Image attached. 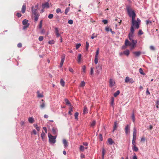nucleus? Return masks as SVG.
<instances>
[{
  "instance_id": "nucleus-1",
  "label": "nucleus",
  "mask_w": 159,
  "mask_h": 159,
  "mask_svg": "<svg viewBox=\"0 0 159 159\" xmlns=\"http://www.w3.org/2000/svg\"><path fill=\"white\" fill-rule=\"evenodd\" d=\"M126 9L129 16L132 19H135L136 16L134 11L133 10L130 6H127L126 7Z\"/></svg>"
},
{
  "instance_id": "nucleus-2",
  "label": "nucleus",
  "mask_w": 159,
  "mask_h": 159,
  "mask_svg": "<svg viewBox=\"0 0 159 159\" xmlns=\"http://www.w3.org/2000/svg\"><path fill=\"white\" fill-rule=\"evenodd\" d=\"M48 136L49 138V141L50 144H54L56 143L57 135L53 136L50 133H48Z\"/></svg>"
},
{
  "instance_id": "nucleus-3",
  "label": "nucleus",
  "mask_w": 159,
  "mask_h": 159,
  "mask_svg": "<svg viewBox=\"0 0 159 159\" xmlns=\"http://www.w3.org/2000/svg\"><path fill=\"white\" fill-rule=\"evenodd\" d=\"M140 24L135 20V19H132L131 26L134 27L135 29H138L139 28Z\"/></svg>"
},
{
  "instance_id": "nucleus-4",
  "label": "nucleus",
  "mask_w": 159,
  "mask_h": 159,
  "mask_svg": "<svg viewBox=\"0 0 159 159\" xmlns=\"http://www.w3.org/2000/svg\"><path fill=\"white\" fill-rule=\"evenodd\" d=\"M28 20L26 19H24L22 21V24L24 25L23 29L25 30L28 28L30 25V24L28 23Z\"/></svg>"
},
{
  "instance_id": "nucleus-5",
  "label": "nucleus",
  "mask_w": 159,
  "mask_h": 159,
  "mask_svg": "<svg viewBox=\"0 0 159 159\" xmlns=\"http://www.w3.org/2000/svg\"><path fill=\"white\" fill-rule=\"evenodd\" d=\"M38 8V5H36L34 7L33 6L31 8V11L33 14H36L37 13H38L37 11Z\"/></svg>"
},
{
  "instance_id": "nucleus-6",
  "label": "nucleus",
  "mask_w": 159,
  "mask_h": 159,
  "mask_svg": "<svg viewBox=\"0 0 159 159\" xmlns=\"http://www.w3.org/2000/svg\"><path fill=\"white\" fill-rule=\"evenodd\" d=\"M52 132L53 135H57V134L58 129L56 127H53L52 128Z\"/></svg>"
},
{
  "instance_id": "nucleus-7",
  "label": "nucleus",
  "mask_w": 159,
  "mask_h": 159,
  "mask_svg": "<svg viewBox=\"0 0 159 159\" xmlns=\"http://www.w3.org/2000/svg\"><path fill=\"white\" fill-rule=\"evenodd\" d=\"M42 7L43 9L49 8V4L48 2H47L44 3H43L42 4Z\"/></svg>"
},
{
  "instance_id": "nucleus-8",
  "label": "nucleus",
  "mask_w": 159,
  "mask_h": 159,
  "mask_svg": "<svg viewBox=\"0 0 159 159\" xmlns=\"http://www.w3.org/2000/svg\"><path fill=\"white\" fill-rule=\"evenodd\" d=\"M97 70V72L98 74H99L100 71L102 70V67L101 65L100 64H98L97 66L96 67Z\"/></svg>"
},
{
  "instance_id": "nucleus-9",
  "label": "nucleus",
  "mask_w": 159,
  "mask_h": 159,
  "mask_svg": "<svg viewBox=\"0 0 159 159\" xmlns=\"http://www.w3.org/2000/svg\"><path fill=\"white\" fill-rule=\"evenodd\" d=\"M130 126L129 125H127L125 127V133L126 135H127L129 132Z\"/></svg>"
},
{
  "instance_id": "nucleus-10",
  "label": "nucleus",
  "mask_w": 159,
  "mask_h": 159,
  "mask_svg": "<svg viewBox=\"0 0 159 159\" xmlns=\"http://www.w3.org/2000/svg\"><path fill=\"white\" fill-rule=\"evenodd\" d=\"M115 84V82L114 80L111 79H110L109 80L110 86L112 87L114 86Z\"/></svg>"
},
{
  "instance_id": "nucleus-11",
  "label": "nucleus",
  "mask_w": 159,
  "mask_h": 159,
  "mask_svg": "<svg viewBox=\"0 0 159 159\" xmlns=\"http://www.w3.org/2000/svg\"><path fill=\"white\" fill-rule=\"evenodd\" d=\"M133 53L135 55V56L136 57H139L140 56V55L141 54V52L140 51L134 52H133Z\"/></svg>"
},
{
  "instance_id": "nucleus-12",
  "label": "nucleus",
  "mask_w": 159,
  "mask_h": 159,
  "mask_svg": "<svg viewBox=\"0 0 159 159\" xmlns=\"http://www.w3.org/2000/svg\"><path fill=\"white\" fill-rule=\"evenodd\" d=\"M136 129L135 127L133 128V138L136 139Z\"/></svg>"
},
{
  "instance_id": "nucleus-13",
  "label": "nucleus",
  "mask_w": 159,
  "mask_h": 159,
  "mask_svg": "<svg viewBox=\"0 0 159 159\" xmlns=\"http://www.w3.org/2000/svg\"><path fill=\"white\" fill-rule=\"evenodd\" d=\"M45 106V102H40V107L41 109L44 108Z\"/></svg>"
},
{
  "instance_id": "nucleus-14",
  "label": "nucleus",
  "mask_w": 159,
  "mask_h": 159,
  "mask_svg": "<svg viewBox=\"0 0 159 159\" xmlns=\"http://www.w3.org/2000/svg\"><path fill=\"white\" fill-rule=\"evenodd\" d=\"M131 43L127 39L125 40V46H131Z\"/></svg>"
},
{
  "instance_id": "nucleus-15",
  "label": "nucleus",
  "mask_w": 159,
  "mask_h": 159,
  "mask_svg": "<svg viewBox=\"0 0 159 159\" xmlns=\"http://www.w3.org/2000/svg\"><path fill=\"white\" fill-rule=\"evenodd\" d=\"M63 143L65 148H66L68 147V143L66 139H63Z\"/></svg>"
},
{
  "instance_id": "nucleus-16",
  "label": "nucleus",
  "mask_w": 159,
  "mask_h": 159,
  "mask_svg": "<svg viewBox=\"0 0 159 159\" xmlns=\"http://www.w3.org/2000/svg\"><path fill=\"white\" fill-rule=\"evenodd\" d=\"M34 21H37L38 19H39V14L38 13H37L36 14H34Z\"/></svg>"
},
{
  "instance_id": "nucleus-17",
  "label": "nucleus",
  "mask_w": 159,
  "mask_h": 159,
  "mask_svg": "<svg viewBox=\"0 0 159 159\" xmlns=\"http://www.w3.org/2000/svg\"><path fill=\"white\" fill-rule=\"evenodd\" d=\"M132 148L133 151L135 152H137L139 150V148L137 147L136 146H132Z\"/></svg>"
},
{
  "instance_id": "nucleus-18",
  "label": "nucleus",
  "mask_w": 159,
  "mask_h": 159,
  "mask_svg": "<svg viewBox=\"0 0 159 159\" xmlns=\"http://www.w3.org/2000/svg\"><path fill=\"white\" fill-rule=\"evenodd\" d=\"M128 37L129 40L132 41H134V39H133V34H129Z\"/></svg>"
},
{
  "instance_id": "nucleus-19",
  "label": "nucleus",
  "mask_w": 159,
  "mask_h": 159,
  "mask_svg": "<svg viewBox=\"0 0 159 159\" xmlns=\"http://www.w3.org/2000/svg\"><path fill=\"white\" fill-rule=\"evenodd\" d=\"M28 121L30 123H32L34 121V119L32 117H29L28 118Z\"/></svg>"
},
{
  "instance_id": "nucleus-20",
  "label": "nucleus",
  "mask_w": 159,
  "mask_h": 159,
  "mask_svg": "<svg viewBox=\"0 0 159 159\" xmlns=\"http://www.w3.org/2000/svg\"><path fill=\"white\" fill-rule=\"evenodd\" d=\"M26 10V6L24 4L22 7L21 11L23 13H24L25 11Z\"/></svg>"
},
{
  "instance_id": "nucleus-21",
  "label": "nucleus",
  "mask_w": 159,
  "mask_h": 159,
  "mask_svg": "<svg viewBox=\"0 0 159 159\" xmlns=\"http://www.w3.org/2000/svg\"><path fill=\"white\" fill-rule=\"evenodd\" d=\"M124 53L125 55L128 56L129 54V50L127 49L124 51Z\"/></svg>"
},
{
  "instance_id": "nucleus-22",
  "label": "nucleus",
  "mask_w": 159,
  "mask_h": 159,
  "mask_svg": "<svg viewBox=\"0 0 159 159\" xmlns=\"http://www.w3.org/2000/svg\"><path fill=\"white\" fill-rule=\"evenodd\" d=\"M65 101L66 105H69L70 107L72 106L71 104L70 103L68 99H65Z\"/></svg>"
},
{
  "instance_id": "nucleus-23",
  "label": "nucleus",
  "mask_w": 159,
  "mask_h": 159,
  "mask_svg": "<svg viewBox=\"0 0 159 159\" xmlns=\"http://www.w3.org/2000/svg\"><path fill=\"white\" fill-rule=\"evenodd\" d=\"M146 24L147 26L151 25L152 24V21L151 20H147L146 21Z\"/></svg>"
},
{
  "instance_id": "nucleus-24",
  "label": "nucleus",
  "mask_w": 159,
  "mask_h": 159,
  "mask_svg": "<svg viewBox=\"0 0 159 159\" xmlns=\"http://www.w3.org/2000/svg\"><path fill=\"white\" fill-rule=\"evenodd\" d=\"M117 121H115L114 122V125L113 126V132H114L115 130H116L117 128Z\"/></svg>"
},
{
  "instance_id": "nucleus-25",
  "label": "nucleus",
  "mask_w": 159,
  "mask_h": 159,
  "mask_svg": "<svg viewBox=\"0 0 159 159\" xmlns=\"http://www.w3.org/2000/svg\"><path fill=\"white\" fill-rule=\"evenodd\" d=\"M108 142L110 145H112L114 142L113 141L112 139L111 138H109L108 139Z\"/></svg>"
},
{
  "instance_id": "nucleus-26",
  "label": "nucleus",
  "mask_w": 159,
  "mask_h": 159,
  "mask_svg": "<svg viewBox=\"0 0 159 159\" xmlns=\"http://www.w3.org/2000/svg\"><path fill=\"white\" fill-rule=\"evenodd\" d=\"M81 55L80 54H79L78 55L77 62L79 63H80L81 61Z\"/></svg>"
},
{
  "instance_id": "nucleus-27",
  "label": "nucleus",
  "mask_w": 159,
  "mask_h": 159,
  "mask_svg": "<svg viewBox=\"0 0 159 159\" xmlns=\"http://www.w3.org/2000/svg\"><path fill=\"white\" fill-rule=\"evenodd\" d=\"M88 112V109H87V107L85 106L84 107V110H83V114H85L86 113H87Z\"/></svg>"
},
{
  "instance_id": "nucleus-28",
  "label": "nucleus",
  "mask_w": 159,
  "mask_h": 159,
  "mask_svg": "<svg viewBox=\"0 0 159 159\" xmlns=\"http://www.w3.org/2000/svg\"><path fill=\"white\" fill-rule=\"evenodd\" d=\"M134 27L133 26H131L130 28V32L129 34H134Z\"/></svg>"
},
{
  "instance_id": "nucleus-29",
  "label": "nucleus",
  "mask_w": 159,
  "mask_h": 159,
  "mask_svg": "<svg viewBox=\"0 0 159 159\" xmlns=\"http://www.w3.org/2000/svg\"><path fill=\"white\" fill-rule=\"evenodd\" d=\"M70 107V110L68 112V114L70 115H72V114L71 113V112L73 111V107L72 106Z\"/></svg>"
},
{
  "instance_id": "nucleus-30",
  "label": "nucleus",
  "mask_w": 159,
  "mask_h": 159,
  "mask_svg": "<svg viewBox=\"0 0 159 159\" xmlns=\"http://www.w3.org/2000/svg\"><path fill=\"white\" fill-rule=\"evenodd\" d=\"M136 139L133 138L132 142V146H136Z\"/></svg>"
},
{
  "instance_id": "nucleus-31",
  "label": "nucleus",
  "mask_w": 159,
  "mask_h": 159,
  "mask_svg": "<svg viewBox=\"0 0 159 159\" xmlns=\"http://www.w3.org/2000/svg\"><path fill=\"white\" fill-rule=\"evenodd\" d=\"M64 61H65V59H61V62H60V68H61L62 67L63 65V64L64 62Z\"/></svg>"
},
{
  "instance_id": "nucleus-32",
  "label": "nucleus",
  "mask_w": 159,
  "mask_h": 159,
  "mask_svg": "<svg viewBox=\"0 0 159 159\" xmlns=\"http://www.w3.org/2000/svg\"><path fill=\"white\" fill-rule=\"evenodd\" d=\"M139 72L140 74L143 75H145V74L144 73L143 69L141 68H140L139 69Z\"/></svg>"
},
{
  "instance_id": "nucleus-33",
  "label": "nucleus",
  "mask_w": 159,
  "mask_h": 159,
  "mask_svg": "<svg viewBox=\"0 0 159 159\" xmlns=\"http://www.w3.org/2000/svg\"><path fill=\"white\" fill-rule=\"evenodd\" d=\"M96 122L95 120H93L92 123L90 124V126L91 127H93L95 125Z\"/></svg>"
},
{
  "instance_id": "nucleus-34",
  "label": "nucleus",
  "mask_w": 159,
  "mask_h": 159,
  "mask_svg": "<svg viewBox=\"0 0 159 159\" xmlns=\"http://www.w3.org/2000/svg\"><path fill=\"white\" fill-rule=\"evenodd\" d=\"M78 115H79V113L77 112H76L75 113L74 116H75V119L77 120H78Z\"/></svg>"
},
{
  "instance_id": "nucleus-35",
  "label": "nucleus",
  "mask_w": 159,
  "mask_h": 159,
  "mask_svg": "<svg viewBox=\"0 0 159 159\" xmlns=\"http://www.w3.org/2000/svg\"><path fill=\"white\" fill-rule=\"evenodd\" d=\"M120 92L119 90H117L116 92L114 93V96L115 97H116L120 94Z\"/></svg>"
},
{
  "instance_id": "nucleus-36",
  "label": "nucleus",
  "mask_w": 159,
  "mask_h": 159,
  "mask_svg": "<svg viewBox=\"0 0 159 159\" xmlns=\"http://www.w3.org/2000/svg\"><path fill=\"white\" fill-rule=\"evenodd\" d=\"M132 47L133 48H134L135 46V45H136V43H137V40H134V41H132Z\"/></svg>"
},
{
  "instance_id": "nucleus-37",
  "label": "nucleus",
  "mask_w": 159,
  "mask_h": 159,
  "mask_svg": "<svg viewBox=\"0 0 159 159\" xmlns=\"http://www.w3.org/2000/svg\"><path fill=\"white\" fill-rule=\"evenodd\" d=\"M89 47V43L88 42H86L85 45V49L87 51H88Z\"/></svg>"
},
{
  "instance_id": "nucleus-38",
  "label": "nucleus",
  "mask_w": 159,
  "mask_h": 159,
  "mask_svg": "<svg viewBox=\"0 0 159 159\" xmlns=\"http://www.w3.org/2000/svg\"><path fill=\"white\" fill-rule=\"evenodd\" d=\"M70 7H68L66 8L65 11V14L66 15L67 14L68 12L69 11Z\"/></svg>"
},
{
  "instance_id": "nucleus-39",
  "label": "nucleus",
  "mask_w": 159,
  "mask_h": 159,
  "mask_svg": "<svg viewBox=\"0 0 159 159\" xmlns=\"http://www.w3.org/2000/svg\"><path fill=\"white\" fill-rule=\"evenodd\" d=\"M60 84L62 86L64 87L65 85V82L62 79H61L60 80Z\"/></svg>"
},
{
  "instance_id": "nucleus-40",
  "label": "nucleus",
  "mask_w": 159,
  "mask_h": 159,
  "mask_svg": "<svg viewBox=\"0 0 159 159\" xmlns=\"http://www.w3.org/2000/svg\"><path fill=\"white\" fill-rule=\"evenodd\" d=\"M45 133L43 131L41 135V137L43 139L44 138L45 136Z\"/></svg>"
},
{
  "instance_id": "nucleus-41",
  "label": "nucleus",
  "mask_w": 159,
  "mask_h": 159,
  "mask_svg": "<svg viewBox=\"0 0 159 159\" xmlns=\"http://www.w3.org/2000/svg\"><path fill=\"white\" fill-rule=\"evenodd\" d=\"M133 122L134 123L135 121V118L134 113H133L131 116Z\"/></svg>"
},
{
  "instance_id": "nucleus-42",
  "label": "nucleus",
  "mask_w": 159,
  "mask_h": 159,
  "mask_svg": "<svg viewBox=\"0 0 159 159\" xmlns=\"http://www.w3.org/2000/svg\"><path fill=\"white\" fill-rule=\"evenodd\" d=\"M37 93H38V97L39 98H42L43 97V94H42L40 93H39V91H38L37 92Z\"/></svg>"
},
{
  "instance_id": "nucleus-43",
  "label": "nucleus",
  "mask_w": 159,
  "mask_h": 159,
  "mask_svg": "<svg viewBox=\"0 0 159 159\" xmlns=\"http://www.w3.org/2000/svg\"><path fill=\"white\" fill-rule=\"evenodd\" d=\"M99 53V48H98L97 50L96 51V54L95 57H98V56Z\"/></svg>"
},
{
  "instance_id": "nucleus-44",
  "label": "nucleus",
  "mask_w": 159,
  "mask_h": 159,
  "mask_svg": "<svg viewBox=\"0 0 159 159\" xmlns=\"http://www.w3.org/2000/svg\"><path fill=\"white\" fill-rule=\"evenodd\" d=\"M80 151H84V146L82 145H80Z\"/></svg>"
},
{
  "instance_id": "nucleus-45",
  "label": "nucleus",
  "mask_w": 159,
  "mask_h": 159,
  "mask_svg": "<svg viewBox=\"0 0 159 159\" xmlns=\"http://www.w3.org/2000/svg\"><path fill=\"white\" fill-rule=\"evenodd\" d=\"M48 43L49 44H53L55 43V41L54 40H49L48 42Z\"/></svg>"
},
{
  "instance_id": "nucleus-46",
  "label": "nucleus",
  "mask_w": 159,
  "mask_h": 159,
  "mask_svg": "<svg viewBox=\"0 0 159 159\" xmlns=\"http://www.w3.org/2000/svg\"><path fill=\"white\" fill-rule=\"evenodd\" d=\"M130 80V78H129V77H126L125 80V82L126 83H128V82Z\"/></svg>"
},
{
  "instance_id": "nucleus-47",
  "label": "nucleus",
  "mask_w": 159,
  "mask_h": 159,
  "mask_svg": "<svg viewBox=\"0 0 159 159\" xmlns=\"http://www.w3.org/2000/svg\"><path fill=\"white\" fill-rule=\"evenodd\" d=\"M85 85V83L84 81H82L81 82L80 84V87H84Z\"/></svg>"
},
{
  "instance_id": "nucleus-48",
  "label": "nucleus",
  "mask_w": 159,
  "mask_h": 159,
  "mask_svg": "<svg viewBox=\"0 0 159 159\" xmlns=\"http://www.w3.org/2000/svg\"><path fill=\"white\" fill-rule=\"evenodd\" d=\"M56 12L57 13H62L61 10V9L59 8H58L56 9Z\"/></svg>"
},
{
  "instance_id": "nucleus-49",
  "label": "nucleus",
  "mask_w": 159,
  "mask_h": 159,
  "mask_svg": "<svg viewBox=\"0 0 159 159\" xmlns=\"http://www.w3.org/2000/svg\"><path fill=\"white\" fill-rule=\"evenodd\" d=\"M114 98L113 97H112L111 98V106H112L114 104Z\"/></svg>"
},
{
  "instance_id": "nucleus-50",
  "label": "nucleus",
  "mask_w": 159,
  "mask_h": 159,
  "mask_svg": "<svg viewBox=\"0 0 159 159\" xmlns=\"http://www.w3.org/2000/svg\"><path fill=\"white\" fill-rule=\"evenodd\" d=\"M143 34V33L142 31V30L141 29H140L139 31V32H138V35H141Z\"/></svg>"
},
{
  "instance_id": "nucleus-51",
  "label": "nucleus",
  "mask_w": 159,
  "mask_h": 159,
  "mask_svg": "<svg viewBox=\"0 0 159 159\" xmlns=\"http://www.w3.org/2000/svg\"><path fill=\"white\" fill-rule=\"evenodd\" d=\"M53 14H51L48 15V17L49 19H52L53 17Z\"/></svg>"
},
{
  "instance_id": "nucleus-52",
  "label": "nucleus",
  "mask_w": 159,
  "mask_h": 159,
  "mask_svg": "<svg viewBox=\"0 0 159 159\" xmlns=\"http://www.w3.org/2000/svg\"><path fill=\"white\" fill-rule=\"evenodd\" d=\"M42 21H43V20H42L40 22L39 25V29H41L42 27Z\"/></svg>"
},
{
  "instance_id": "nucleus-53",
  "label": "nucleus",
  "mask_w": 159,
  "mask_h": 159,
  "mask_svg": "<svg viewBox=\"0 0 159 159\" xmlns=\"http://www.w3.org/2000/svg\"><path fill=\"white\" fill-rule=\"evenodd\" d=\"M83 72L84 73L85 72L86 66H83L82 67Z\"/></svg>"
},
{
  "instance_id": "nucleus-54",
  "label": "nucleus",
  "mask_w": 159,
  "mask_h": 159,
  "mask_svg": "<svg viewBox=\"0 0 159 159\" xmlns=\"http://www.w3.org/2000/svg\"><path fill=\"white\" fill-rule=\"evenodd\" d=\"M81 46V44L80 43H77L76 44V49H78Z\"/></svg>"
},
{
  "instance_id": "nucleus-55",
  "label": "nucleus",
  "mask_w": 159,
  "mask_h": 159,
  "mask_svg": "<svg viewBox=\"0 0 159 159\" xmlns=\"http://www.w3.org/2000/svg\"><path fill=\"white\" fill-rule=\"evenodd\" d=\"M94 62L95 64H97L98 63V57H95Z\"/></svg>"
},
{
  "instance_id": "nucleus-56",
  "label": "nucleus",
  "mask_w": 159,
  "mask_h": 159,
  "mask_svg": "<svg viewBox=\"0 0 159 159\" xmlns=\"http://www.w3.org/2000/svg\"><path fill=\"white\" fill-rule=\"evenodd\" d=\"M99 139H100V140L102 141L103 140V138H102V134H99Z\"/></svg>"
},
{
  "instance_id": "nucleus-57",
  "label": "nucleus",
  "mask_w": 159,
  "mask_h": 159,
  "mask_svg": "<svg viewBox=\"0 0 159 159\" xmlns=\"http://www.w3.org/2000/svg\"><path fill=\"white\" fill-rule=\"evenodd\" d=\"M102 158H104V156L105 154V150L104 149H103L102 151Z\"/></svg>"
},
{
  "instance_id": "nucleus-58",
  "label": "nucleus",
  "mask_w": 159,
  "mask_h": 159,
  "mask_svg": "<svg viewBox=\"0 0 159 159\" xmlns=\"http://www.w3.org/2000/svg\"><path fill=\"white\" fill-rule=\"evenodd\" d=\"M43 36H40L39 38V41H42L43 40Z\"/></svg>"
},
{
  "instance_id": "nucleus-59",
  "label": "nucleus",
  "mask_w": 159,
  "mask_h": 159,
  "mask_svg": "<svg viewBox=\"0 0 159 159\" xmlns=\"http://www.w3.org/2000/svg\"><path fill=\"white\" fill-rule=\"evenodd\" d=\"M93 73V68L92 67L90 69V74L91 75H92Z\"/></svg>"
},
{
  "instance_id": "nucleus-60",
  "label": "nucleus",
  "mask_w": 159,
  "mask_h": 159,
  "mask_svg": "<svg viewBox=\"0 0 159 159\" xmlns=\"http://www.w3.org/2000/svg\"><path fill=\"white\" fill-rule=\"evenodd\" d=\"M73 22V20H70L68 21V23L70 24H72Z\"/></svg>"
},
{
  "instance_id": "nucleus-61",
  "label": "nucleus",
  "mask_w": 159,
  "mask_h": 159,
  "mask_svg": "<svg viewBox=\"0 0 159 159\" xmlns=\"http://www.w3.org/2000/svg\"><path fill=\"white\" fill-rule=\"evenodd\" d=\"M102 22L104 24H106L108 23V21L107 20H102Z\"/></svg>"
},
{
  "instance_id": "nucleus-62",
  "label": "nucleus",
  "mask_w": 159,
  "mask_h": 159,
  "mask_svg": "<svg viewBox=\"0 0 159 159\" xmlns=\"http://www.w3.org/2000/svg\"><path fill=\"white\" fill-rule=\"evenodd\" d=\"M133 159H137V158L135 153L134 154L133 157Z\"/></svg>"
},
{
  "instance_id": "nucleus-63",
  "label": "nucleus",
  "mask_w": 159,
  "mask_h": 159,
  "mask_svg": "<svg viewBox=\"0 0 159 159\" xmlns=\"http://www.w3.org/2000/svg\"><path fill=\"white\" fill-rule=\"evenodd\" d=\"M55 32L56 34L59 33L58 29L57 28H55Z\"/></svg>"
},
{
  "instance_id": "nucleus-64",
  "label": "nucleus",
  "mask_w": 159,
  "mask_h": 159,
  "mask_svg": "<svg viewBox=\"0 0 159 159\" xmlns=\"http://www.w3.org/2000/svg\"><path fill=\"white\" fill-rule=\"evenodd\" d=\"M150 48L152 50H154L155 49V48L153 46H151L150 47Z\"/></svg>"
}]
</instances>
